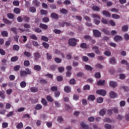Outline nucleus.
I'll return each mask as SVG.
<instances>
[{
  "label": "nucleus",
  "mask_w": 129,
  "mask_h": 129,
  "mask_svg": "<svg viewBox=\"0 0 129 129\" xmlns=\"http://www.w3.org/2000/svg\"><path fill=\"white\" fill-rule=\"evenodd\" d=\"M32 74V71L29 68H26L25 71H20V76L21 77H26L27 75H31Z\"/></svg>",
  "instance_id": "f257e3e1"
},
{
  "label": "nucleus",
  "mask_w": 129,
  "mask_h": 129,
  "mask_svg": "<svg viewBox=\"0 0 129 129\" xmlns=\"http://www.w3.org/2000/svg\"><path fill=\"white\" fill-rule=\"evenodd\" d=\"M77 40L75 38H71L69 40V46H71V47H75L76 45L77 44Z\"/></svg>",
  "instance_id": "f03ea898"
},
{
  "label": "nucleus",
  "mask_w": 129,
  "mask_h": 129,
  "mask_svg": "<svg viewBox=\"0 0 129 129\" xmlns=\"http://www.w3.org/2000/svg\"><path fill=\"white\" fill-rule=\"evenodd\" d=\"M96 93L99 95H102V96H105V95H106V91L102 89L98 90H97Z\"/></svg>",
  "instance_id": "7ed1b4c3"
},
{
  "label": "nucleus",
  "mask_w": 129,
  "mask_h": 129,
  "mask_svg": "<svg viewBox=\"0 0 129 129\" xmlns=\"http://www.w3.org/2000/svg\"><path fill=\"white\" fill-rule=\"evenodd\" d=\"M93 32L94 36L96 38H99L101 36V33L97 30H94Z\"/></svg>",
  "instance_id": "20e7f679"
},
{
  "label": "nucleus",
  "mask_w": 129,
  "mask_h": 129,
  "mask_svg": "<svg viewBox=\"0 0 129 129\" xmlns=\"http://www.w3.org/2000/svg\"><path fill=\"white\" fill-rule=\"evenodd\" d=\"M34 56V60L38 61L40 58H41V54L39 52H35L33 53Z\"/></svg>",
  "instance_id": "39448f33"
},
{
  "label": "nucleus",
  "mask_w": 129,
  "mask_h": 129,
  "mask_svg": "<svg viewBox=\"0 0 129 129\" xmlns=\"http://www.w3.org/2000/svg\"><path fill=\"white\" fill-rule=\"evenodd\" d=\"M105 84V80H99L97 83V85H98V86H103Z\"/></svg>",
  "instance_id": "423d86ee"
},
{
  "label": "nucleus",
  "mask_w": 129,
  "mask_h": 129,
  "mask_svg": "<svg viewBox=\"0 0 129 129\" xmlns=\"http://www.w3.org/2000/svg\"><path fill=\"white\" fill-rule=\"evenodd\" d=\"M64 91L67 93H70V92H71V88L70 86H66L64 88Z\"/></svg>",
  "instance_id": "0eeeda50"
},
{
  "label": "nucleus",
  "mask_w": 129,
  "mask_h": 129,
  "mask_svg": "<svg viewBox=\"0 0 129 129\" xmlns=\"http://www.w3.org/2000/svg\"><path fill=\"white\" fill-rule=\"evenodd\" d=\"M102 14L103 16L106 17V18H110V13L106 11H103Z\"/></svg>",
  "instance_id": "6e6552de"
},
{
  "label": "nucleus",
  "mask_w": 129,
  "mask_h": 129,
  "mask_svg": "<svg viewBox=\"0 0 129 129\" xmlns=\"http://www.w3.org/2000/svg\"><path fill=\"white\" fill-rule=\"evenodd\" d=\"M109 85L110 86H111V87H112L113 88H115V87H116V86H117V84L116 82L114 81H110L109 82Z\"/></svg>",
  "instance_id": "1a4fd4ad"
},
{
  "label": "nucleus",
  "mask_w": 129,
  "mask_h": 129,
  "mask_svg": "<svg viewBox=\"0 0 129 129\" xmlns=\"http://www.w3.org/2000/svg\"><path fill=\"white\" fill-rule=\"evenodd\" d=\"M92 49L93 50H94V52L96 53V54H97L98 55L100 54V51H99V48H98V47L94 46L93 47Z\"/></svg>",
  "instance_id": "9d476101"
},
{
  "label": "nucleus",
  "mask_w": 129,
  "mask_h": 129,
  "mask_svg": "<svg viewBox=\"0 0 129 129\" xmlns=\"http://www.w3.org/2000/svg\"><path fill=\"white\" fill-rule=\"evenodd\" d=\"M114 40L115 42H117V41H121L122 40V37H121L120 36L117 35L114 37Z\"/></svg>",
  "instance_id": "9b49d317"
},
{
  "label": "nucleus",
  "mask_w": 129,
  "mask_h": 129,
  "mask_svg": "<svg viewBox=\"0 0 129 129\" xmlns=\"http://www.w3.org/2000/svg\"><path fill=\"white\" fill-rule=\"evenodd\" d=\"M85 69L86 70H87L88 71H92V70H93L92 67H91V66L88 64H86L85 66Z\"/></svg>",
  "instance_id": "f8f14e48"
},
{
  "label": "nucleus",
  "mask_w": 129,
  "mask_h": 129,
  "mask_svg": "<svg viewBox=\"0 0 129 129\" xmlns=\"http://www.w3.org/2000/svg\"><path fill=\"white\" fill-rule=\"evenodd\" d=\"M33 4L34 6H35L36 7H40V2L37 0H34L33 1Z\"/></svg>",
  "instance_id": "ddd939ff"
},
{
  "label": "nucleus",
  "mask_w": 129,
  "mask_h": 129,
  "mask_svg": "<svg viewBox=\"0 0 129 129\" xmlns=\"http://www.w3.org/2000/svg\"><path fill=\"white\" fill-rule=\"evenodd\" d=\"M51 18L52 19H55V20H58V15L57 14L53 13L50 15Z\"/></svg>",
  "instance_id": "4468645a"
},
{
  "label": "nucleus",
  "mask_w": 129,
  "mask_h": 129,
  "mask_svg": "<svg viewBox=\"0 0 129 129\" xmlns=\"http://www.w3.org/2000/svg\"><path fill=\"white\" fill-rule=\"evenodd\" d=\"M109 62L110 64H113V65H114V64H116V60H115V58L114 57L110 58Z\"/></svg>",
  "instance_id": "2eb2a0df"
},
{
  "label": "nucleus",
  "mask_w": 129,
  "mask_h": 129,
  "mask_svg": "<svg viewBox=\"0 0 129 129\" xmlns=\"http://www.w3.org/2000/svg\"><path fill=\"white\" fill-rule=\"evenodd\" d=\"M39 27L41 29H43V30H47V29H48V26L42 23L40 24Z\"/></svg>",
  "instance_id": "dca6fc26"
},
{
  "label": "nucleus",
  "mask_w": 129,
  "mask_h": 129,
  "mask_svg": "<svg viewBox=\"0 0 129 129\" xmlns=\"http://www.w3.org/2000/svg\"><path fill=\"white\" fill-rule=\"evenodd\" d=\"M109 95L110 97H116L117 96V94L113 91L110 92Z\"/></svg>",
  "instance_id": "f3484780"
},
{
  "label": "nucleus",
  "mask_w": 129,
  "mask_h": 129,
  "mask_svg": "<svg viewBox=\"0 0 129 129\" xmlns=\"http://www.w3.org/2000/svg\"><path fill=\"white\" fill-rule=\"evenodd\" d=\"M33 69L35 71H41V66L39 65H35L34 66Z\"/></svg>",
  "instance_id": "a211bd4d"
},
{
  "label": "nucleus",
  "mask_w": 129,
  "mask_h": 129,
  "mask_svg": "<svg viewBox=\"0 0 129 129\" xmlns=\"http://www.w3.org/2000/svg\"><path fill=\"white\" fill-rule=\"evenodd\" d=\"M18 60H19V57L17 56H13L11 58V62H17Z\"/></svg>",
  "instance_id": "6ab92c4d"
},
{
  "label": "nucleus",
  "mask_w": 129,
  "mask_h": 129,
  "mask_svg": "<svg viewBox=\"0 0 129 129\" xmlns=\"http://www.w3.org/2000/svg\"><path fill=\"white\" fill-rule=\"evenodd\" d=\"M122 32H127L128 31V26L124 25L122 27Z\"/></svg>",
  "instance_id": "aec40b11"
},
{
  "label": "nucleus",
  "mask_w": 129,
  "mask_h": 129,
  "mask_svg": "<svg viewBox=\"0 0 129 129\" xmlns=\"http://www.w3.org/2000/svg\"><path fill=\"white\" fill-rule=\"evenodd\" d=\"M3 21L7 25H12V21L8 20L7 19L4 18Z\"/></svg>",
  "instance_id": "412c9836"
},
{
  "label": "nucleus",
  "mask_w": 129,
  "mask_h": 129,
  "mask_svg": "<svg viewBox=\"0 0 129 129\" xmlns=\"http://www.w3.org/2000/svg\"><path fill=\"white\" fill-rule=\"evenodd\" d=\"M14 51H19L20 50V46L17 44L14 45L13 46Z\"/></svg>",
  "instance_id": "4be33fe9"
},
{
  "label": "nucleus",
  "mask_w": 129,
  "mask_h": 129,
  "mask_svg": "<svg viewBox=\"0 0 129 129\" xmlns=\"http://www.w3.org/2000/svg\"><path fill=\"white\" fill-rule=\"evenodd\" d=\"M11 32H13L14 34H15V35H17L18 34V30H17V28L16 27H12L11 28Z\"/></svg>",
  "instance_id": "5701e85b"
},
{
  "label": "nucleus",
  "mask_w": 129,
  "mask_h": 129,
  "mask_svg": "<svg viewBox=\"0 0 129 129\" xmlns=\"http://www.w3.org/2000/svg\"><path fill=\"white\" fill-rule=\"evenodd\" d=\"M1 35L3 37H8V36H9V33H8V31H3L1 32Z\"/></svg>",
  "instance_id": "b1692460"
},
{
  "label": "nucleus",
  "mask_w": 129,
  "mask_h": 129,
  "mask_svg": "<svg viewBox=\"0 0 129 129\" xmlns=\"http://www.w3.org/2000/svg\"><path fill=\"white\" fill-rule=\"evenodd\" d=\"M92 10L95 12H99L100 9H99V7H98L97 6H94L92 7Z\"/></svg>",
  "instance_id": "393cba45"
},
{
  "label": "nucleus",
  "mask_w": 129,
  "mask_h": 129,
  "mask_svg": "<svg viewBox=\"0 0 129 129\" xmlns=\"http://www.w3.org/2000/svg\"><path fill=\"white\" fill-rule=\"evenodd\" d=\"M24 55L26 57H27V58H29V57H30L32 56V54L31 53L29 52H27V51H25L24 52Z\"/></svg>",
  "instance_id": "a878e982"
},
{
  "label": "nucleus",
  "mask_w": 129,
  "mask_h": 129,
  "mask_svg": "<svg viewBox=\"0 0 129 129\" xmlns=\"http://www.w3.org/2000/svg\"><path fill=\"white\" fill-rule=\"evenodd\" d=\"M38 90V88H36L35 87H33L30 89V91L33 93L37 92Z\"/></svg>",
  "instance_id": "bb28decb"
},
{
  "label": "nucleus",
  "mask_w": 129,
  "mask_h": 129,
  "mask_svg": "<svg viewBox=\"0 0 129 129\" xmlns=\"http://www.w3.org/2000/svg\"><path fill=\"white\" fill-rule=\"evenodd\" d=\"M20 86L21 88H25V87L27 86V83H26V82L22 81L20 83Z\"/></svg>",
  "instance_id": "cd10ccee"
},
{
  "label": "nucleus",
  "mask_w": 129,
  "mask_h": 129,
  "mask_svg": "<svg viewBox=\"0 0 129 129\" xmlns=\"http://www.w3.org/2000/svg\"><path fill=\"white\" fill-rule=\"evenodd\" d=\"M121 64H124L125 65H126V66L128 67V68H129V63H128V62H127V61H126L124 59H122L121 61Z\"/></svg>",
  "instance_id": "c85d7f7f"
},
{
  "label": "nucleus",
  "mask_w": 129,
  "mask_h": 129,
  "mask_svg": "<svg viewBox=\"0 0 129 129\" xmlns=\"http://www.w3.org/2000/svg\"><path fill=\"white\" fill-rule=\"evenodd\" d=\"M80 47L82 49H87V44L85 43H82L81 44Z\"/></svg>",
  "instance_id": "c756f323"
},
{
  "label": "nucleus",
  "mask_w": 129,
  "mask_h": 129,
  "mask_svg": "<svg viewBox=\"0 0 129 129\" xmlns=\"http://www.w3.org/2000/svg\"><path fill=\"white\" fill-rule=\"evenodd\" d=\"M104 128L105 129H112V126L111 125L106 123L104 125Z\"/></svg>",
  "instance_id": "7c9ffc66"
},
{
  "label": "nucleus",
  "mask_w": 129,
  "mask_h": 129,
  "mask_svg": "<svg viewBox=\"0 0 129 129\" xmlns=\"http://www.w3.org/2000/svg\"><path fill=\"white\" fill-rule=\"evenodd\" d=\"M29 11L31 13H36L37 9L34 7H31L29 8Z\"/></svg>",
  "instance_id": "2f4dec72"
},
{
  "label": "nucleus",
  "mask_w": 129,
  "mask_h": 129,
  "mask_svg": "<svg viewBox=\"0 0 129 129\" xmlns=\"http://www.w3.org/2000/svg\"><path fill=\"white\" fill-rule=\"evenodd\" d=\"M14 12L17 14H20L21 9H20L19 8H16L14 9Z\"/></svg>",
  "instance_id": "473e14b6"
},
{
  "label": "nucleus",
  "mask_w": 129,
  "mask_h": 129,
  "mask_svg": "<svg viewBox=\"0 0 129 129\" xmlns=\"http://www.w3.org/2000/svg\"><path fill=\"white\" fill-rule=\"evenodd\" d=\"M106 112V110L105 109H103L100 111V115L101 116H103L104 114H105V112Z\"/></svg>",
  "instance_id": "72a5a7b5"
},
{
  "label": "nucleus",
  "mask_w": 129,
  "mask_h": 129,
  "mask_svg": "<svg viewBox=\"0 0 129 129\" xmlns=\"http://www.w3.org/2000/svg\"><path fill=\"white\" fill-rule=\"evenodd\" d=\"M42 107H43V106H42V105L38 104L36 106L35 109L36 110H40L42 109Z\"/></svg>",
  "instance_id": "f704fd0d"
},
{
  "label": "nucleus",
  "mask_w": 129,
  "mask_h": 129,
  "mask_svg": "<svg viewBox=\"0 0 129 129\" xmlns=\"http://www.w3.org/2000/svg\"><path fill=\"white\" fill-rule=\"evenodd\" d=\"M56 80L58 81V82H61V81H63V77L62 76H57Z\"/></svg>",
  "instance_id": "c9c22d12"
},
{
  "label": "nucleus",
  "mask_w": 129,
  "mask_h": 129,
  "mask_svg": "<svg viewBox=\"0 0 129 129\" xmlns=\"http://www.w3.org/2000/svg\"><path fill=\"white\" fill-rule=\"evenodd\" d=\"M42 45L45 48V49H48L49 47V45L48 43H47V42H43Z\"/></svg>",
  "instance_id": "e433bc0d"
},
{
  "label": "nucleus",
  "mask_w": 129,
  "mask_h": 129,
  "mask_svg": "<svg viewBox=\"0 0 129 129\" xmlns=\"http://www.w3.org/2000/svg\"><path fill=\"white\" fill-rule=\"evenodd\" d=\"M24 65L25 67H29V66H30V61L25 60L24 62Z\"/></svg>",
  "instance_id": "4c0bfd02"
},
{
  "label": "nucleus",
  "mask_w": 129,
  "mask_h": 129,
  "mask_svg": "<svg viewBox=\"0 0 129 129\" xmlns=\"http://www.w3.org/2000/svg\"><path fill=\"white\" fill-rule=\"evenodd\" d=\"M84 90H90V86L89 85H85L83 87Z\"/></svg>",
  "instance_id": "58836bf2"
},
{
  "label": "nucleus",
  "mask_w": 129,
  "mask_h": 129,
  "mask_svg": "<svg viewBox=\"0 0 129 129\" xmlns=\"http://www.w3.org/2000/svg\"><path fill=\"white\" fill-rule=\"evenodd\" d=\"M54 60H55V62H56V63H57V64H59L61 63V62H62V60L59 58L58 57H55L54 58Z\"/></svg>",
  "instance_id": "ea45409f"
},
{
  "label": "nucleus",
  "mask_w": 129,
  "mask_h": 129,
  "mask_svg": "<svg viewBox=\"0 0 129 129\" xmlns=\"http://www.w3.org/2000/svg\"><path fill=\"white\" fill-rule=\"evenodd\" d=\"M41 40L44 41L45 42H48V41H49V38H48V37L46 36H42Z\"/></svg>",
  "instance_id": "a19ab883"
},
{
  "label": "nucleus",
  "mask_w": 129,
  "mask_h": 129,
  "mask_svg": "<svg viewBox=\"0 0 129 129\" xmlns=\"http://www.w3.org/2000/svg\"><path fill=\"white\" fill-rule=\"evenodd\" d=\"M112 18H113V19H119L120 18V16H119V15L117 14H114L112 15Z\"/></svg>",
  "instance_id": "79ce46f5"
},
{
  "label": "nucleus",
  "mask_w": 129,
  "mask_h": 129,
  "mask_svg": "<svg viewBox=\"0 0 129 129\" xmlns=\"http://www.w3.org/2000/svg\"><path fill=\"white\" fill-rule=\"evenodd\" d=\"M20 68H21V66L17 65L14 67V71H19V70H20Z\"/></svg>",
  "instance_id": "37998d69"
},
{
  "label": "nucleus",
  "mask_w": 129,
  "mask_h": 129,
  "mask_svg": "<svg viewBox=\"0 0 129 129\" xmlns=\"http://www.w3.org/2000/svg\"><path fill=\"white\" fill-rule=\"evenodd\" d=\"M58 70L59 73H62V72H64L65 69H64V67H59L58 68Z\"/></svg>",
  "instance_id": "c03bdc74"
},
{
  "label": "nucleus",
  "mask_w": 129,
  "mask_h": 129,
  "mask_svg": "<svg viewBox=\"0 0 129 129\" xmlns=\"http://www.w3.org/2000/svg\"><path fill=\"white\" fill-rule=\"evenodd\" d=\"M41 103L44 105V106H47V101H46L45 99L44 98L42 99Z\"/></svg>",
  "instance_id": "a18cd8bd"
},
{
  "label": "nucleus",
  "mask_w": 129,
  "mask_h": 129,
  "mask_svg": "<svg viewBox=\"0 0 129 129\" xmlns=\"http://www.w3.org/2000/svg\"><path fill=\"white\" fill-rule=\"evenodd\" d=\"M23 123L20 122V123H19L16 126V127H17V128H18V129H21V128H23Z\"/></svg>",
  "instance_id": "49530a36"
},
{
  "label": "nucleus",
  "mask_w": 129,
  "mask_h": 129,
  "mask_svg": "<svg viewBox=\"0 0 129 129\" xmlns=\"http://www.w3.org/2000/svg\"><path fill=\"white\" fill-rule=\"evenodd\" d=\"M60 12L61 14H63V15H66V14H67V13H68L67 10H66V9H62L61 10H60Z\"/></svg>",
  "instance_id": "de8ad7c7"
},
{
  "label": "nucleus",
  "mask_w": 129,
  "mask_h": 129,
  "mask_svg": "<svg viewBox=\"0 0 129 129\" xmlns=\"http://www.w3.org/2000/svg\"><path fill=\"white\" fill-rule=\"evenodd\" d=\"M84 39L85 40H88L89 41H91L92 40V38L89 35H86L84 36Z\"/></svg>",
  "instance_id": "09e8293b"
},
{
  "label": "nucleus",
  "mask_w": 129,
  "mask_h": 129,
  "mask_svg": "<svg viewBox=\"0 0 129 129\" xmlns=\"http://www.w3.org/2000/svg\"><path fill=\"white\" fill-rule=\"evenodd\" d=\"M92 17L94 18V19H98V20H100V16L97 14H93L92 15Z\"/></svg>",
  "instance_id": "8fccbe9b"
},
{
  "label": "nucleus",
  "mask_w": 129,
  "mask_h": 129,
  "mask_svg": "<svg viewBox=\"0 0 129 129\" xmlns=\"http://www.w3.org/2000/svg\"><path fill=\"white\" fill-rule=\"evenodd\" d=\"M96 68H97V69H102L103 68V66L98 63L96 65Z\"/></svg>",
  "instance_id": "3c124183"
},
{
  "label": "nucleus",
  "mask_w": 129,
  "mask_h": 129,
  "mask_svg": "<svg viewBox=\"0 0 129 129\" xmlns=\"http://www.w3.org/2000/svg\"><path fill=\"white\" fill-rule=\"evenodd\" d=\"M97 101L98 103H102V102H103V98L101 97L98 98Z\"/></svg>",
  "instance_id": "603ef678"
},
{
  "label": "nucleus",
  "mask_w": 129,
  "mask_h": 129,
  "mask_svg": "<svg viewBox=\"0 0 129 129\" xmlns=\"http://www.w3.org/2000/svg\"><path fill=\"white\" fill-rule=\"evenodd\" d=\"M70 83L72 84V85L74 84H76V81L74 79H72L70 81Z\"/></svg>",
  "instance_id": "864d4df0"
},
{
  "label": "nucleus",
  "mask_w": 129,
  "mask_h": 129,
  "mask_svg": "<svg viewBox=\"0 0 129 129\" xmlns=\"http://www.w3.org/2000/svg\"><path fill=\"white\" fill-rule=\"evenodd\" d=\"M102 31L103 32V33H104L106 35H109V31L108 30H107L105 28H103V29H102Z\"/></svg>",
  "instance_id": "5fc2aeb1"
},
{
  "label": "nucleus",
  "mask_w": 129,
  "mask_h": 129,
  "mask_svg": "<svg viewBox=\"0 0 129 129\" xmlns=\"http://www.w3.org/2000/svg\"><path fill=\"white\" fill-rule=\"evenodd\" d=\"M43 22L44 23H48L50 21V19L48 17H44L42 19Z\"/></svg>",
  "instance_id": "6e6d98bb"
},
{
  "label": "nucleus",
  "mask_w": 129,
  "mask_h": 129,
  "mask_svg": "<svg viewBox=\"0 0 129 129\" xmlns=\"http://www.w3.org/2000/svg\"><path fill=\"white\" fill-rule=\"evenodd\" d=\"M40 13L41 15H44L45 16H47V15L48 14V12L44 10H41L40 11Z\"/></svg>",
  "instance_id": "4d7b16f0"
},
{
  "label": "nucleus",
  "mask_w": 129,
  "mask_h": 129,
  "mask_svg": "<svg viewBox=\"0 0 129 129\" xmlns=\"http://www.w3.org/2000/svg\"><path fill=\"white\" fill-rule=\"evenodd\" d=\"M34 31L36 32V33H42V30L39 28L35 27L34 28Z\"/></svg>",
  "instance_id": "13d9d810"
},
{
  "label": "nucleus",
  "mask_w": 129,
  "mask_h": 129,
  "mask_svg": "<svg viewBox=\"0 0 129 129\" xmlns=\"http://www.w3.org/2000/svg\"><path fill=\"white\" fill-rule=\"evenodd\" d=\"M101 22L102 23V24H105V25H107L108 24V22H107V20L104 18L102 19Z\"/></svg>",
  "instance_id": "bf43d9fd"
},
{
  "label": "nucleus",
  "mask_w": 129,
  "mask_h": 129,
  "mask_svg": "<svg viewBox=\"0 0 129 129\" xmlns=\"http://www.w3.org/2000/svg\"><path fill=\"white\" fill-rule=\"evenodd\" d=\"M30 38L32 40H38V37L36 36L35 34H32L31 35H30Z\"/></svg>",
  "instance_id": "052dcab7"
},
{
  "label": "nucleus",
  "mask_w": 129,
  "mask_h": 129,
  "mask_svg": "<svg viewBox=\"0 0 129 129\" xmlns=\"http://www.w3.org/2000/svg\"><path fill=\"white\" fill-rule=\"evenodd\" d=\"M109 23L110 25H111V26H112V27H115V22H114V21H113V20H110Z\"/></svg>",
  "instance_id": "680f3d73"
},
{
  "label": "nucleus",
  "mask_w": 129,
  "mask_h": 129,
  "mask_svg": "<svg viewBox=\"0 0 129 129\" xmlns=\"http://www.w3.org/2000/svg\"><path fill=\"white\" fill-rule=\"evenodd\" d=\"M7 17L9 18V19H14V14L12 13H9L7 14Z\"/></svg>",
  "instance_id": "e2e57ef3"
},
{
  "label": "nucleus",
  "mask_w": 129,
  "mask_h": 129,
  "mask_svg": "<svg viewBox=\"0 0 129 129\" xmlns=\"http://www.w3.org/2000/svg\"><path fill=\"white\" fill-rule=\"evenodd\" d=\"M71 55H72V52L70 54L67 55L66 59H67V60H71V59H72V56H71Z\"/></svg>",
  "instance_id": "0e129e2a"
},
{
  "label": "nucleus",
  "mask_w": 129,
  "mask_h": 129,
  "mask_svg": "<svg viewBox=\"0 0 129 129\" xmlns=\"http://www.w3.org/2000/svg\"><path fill=\"white\" fill-rule=\"evenodd\" d=\"M82 59L84 62H87L88 60H89V58H88V57L86 56H83Z\"/></svg>",
  "instance_id": "69168bd1"
},
{
  "label": "nucleus",
  "mask_w": 129,
  "mask_h": 129,
  "mask_svg": "<svg viewBox=\"0 0 129 129\" xmlns=\"http://www.w3.org/2000/svg\"><path fill=\"white\" fill-rule=\"evenodd\" d=\"M57 90L58 88L56 86H53L51 88V90L53 92H54V91H57Z\"/></svg>",
  "instance_id": "338daca9"
},
{
  "label": "nucleus",
  "mask_w": 129,
  "mask_h": 129,
  "mask_svg": "<svg viewBox=\"0 0 129 129\" xmlns=\"http://www.w3.org/2000/svg\"><path fill=\"white\" fill-rule=\"evenodd\" d=\"M95 78H100L101 77L100 73H96L95 74Z\"/></svg>",
  "instance_id": "774afa93"
}]
</instances>
